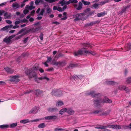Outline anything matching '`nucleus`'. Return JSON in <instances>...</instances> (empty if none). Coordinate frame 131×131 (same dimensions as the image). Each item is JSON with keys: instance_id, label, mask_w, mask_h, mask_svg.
Here are the masks:
<instances>
[{"instance_id": "nucleus-1", "label": "nucleus", "mask_w": 131, "mask_h": 131, "mask_svg": "<svg viewBox=\"0 0 131 131\" xmlns=\"http://www.w3.org/2000/svg\"><path fill=\"white\" fill-rule=\"evenodd\" d=\"M85 53L87 54H91L94 55H95V52L91 50H87L85 48H83L79 50L78 52H75L74 53V55L77 56L79 54H83Z\"/></svg>"}, {"instance_id": "nucleus-2", "label": "nucleus", "mask_w": 131, "mask_h": 131, "mask_svg": "<svg viewBox=\"0 0 131 131\" xmlns=\"http://www.w3.org/2000/svg\"><path fill=\"white\" fill-rule=\"evenodd\" d=\"M83 13H79L76 14H74L73 16L75 18L74 21H76L80 20H84L86 19L87 17H84Z\"/></svg>"}, {"instance_id": "nucleus-3", "label": "nucleus", "mask_w": 131, "mask_h": 131, "mask_svg": "<svg viewBox=\"0 0 131 131\" xmlns=\"http://www.w3.org/2000/svg\"><path fill=\"white\" fill-rule=\"evenodd\" d=\"M38 67H34L32 69H29V70H26L25 72V73L27 74L28 75L29 74H31L32 73H34V75H32V76L31 77H36V74L35 73V71L37 69Z\"/></svg>"}, {"instance_id": "nucleus-4", "label": "nucleus", "mask_w": 131, "mask_h": 131, "mask_svg": "<svg viewBox=\"0 0 131 131\" xmlns=\"http://www.w3.org/2000/svg\"><path fill=\"white\" fill-rule=\"evenodd\" d=\"M63 93H64V92L60 91L59 90H52L51 94L53 95L59 96L61 95L62 94H63Z\"/></svg>"}, {"instance_id": "nucleus-5", "label": "nucleus", "mask_w": 131, "mask_h": 131, "mask_svg": "<svg viewBox=\"0 0 131 131\" xmlns=\"http://www.w3.org/2000/svg\"><path fill=\"white\" fill-rule=\"evenodd\" d=\"M71 0H69L68 1H65L64 0H62L60 1L59 2V4H61V5L62 6H64V5H66L69 4L71 2Z\"/></svg>"}, {"instance_id": "nucleus-6", "label": "nucleus", "mask_w": 131, "mask_h": 131, "mask_svg": "<svg viewBox=\"0 0 131 131\" xmlns=\"http://www.w3.org/2000/svg\"><path fill=\"white\" fill-rule=\"evenodd\" d=\"M20 76L18 75H16L12 77L11 80L15 82H17L19 81Z\"/></svg>"}, {"instance_id": "nucleus-7", "label": "nucleus", "mask_w": 131, "mask_h": 131, "mask_svg": "<svg viewBox=\"0 0 131 131\" xmlns=\"http://www.w3.org/2000/svg\"><path fill=\"white\" fill-rule=\"evenodd\" d=\"M101 99L100 98L94 101V105L95 106H97L99 105L100 103H102Z\"/></svg>"}, {"instance_id": "nucleus-8", "label": "nucleus", "mask_w": 131, "mask_h": 131, "mask_svg": "<svg viewBox=\"0 0 131 131\" xmlns=\"http://www.w3.org/2000/svg\"><path fill=\"white\" fill-rule=\"evenodd\" d=\"M108 127L116 129H119L121 128V127L119 125H110L107 126Z\"/></svg>"}, {"instance_id": "nucleus-9", "label": "nucleus", "mask_w": 131, "mask_h": 131, "mask_svg": "<svg viewBox=\"0 0 131 131\" xmlns=\"http://www.w3.org/2000/svg\"><path fill=\"white\" fill-rule=\"evenodd\" d=\"M57 118V116L55 115H50L45 117H44L45 119L51 120L55 119Z\"/></svg>"}, {"instance_id": "nucleus-10", "label": "nucleus", "mask_w": 131, "mask_h": 131, "mask_svg": "<svg viewBox=\"0 0 131 131\" xmlns=\"http://www.w3.org/2000/svg\"><path fill=\"white\" fill-rule=\"evenodd\" d=\"M67 113L70 115H72L74 114V111L71 107H68L67 108Z\"/></svg>"}, {"instance_id": "nucleus-11", "label": "nucleus", "mask_w": 131, "mask_h": 131, "mask_svg": "<svg viewBox=\"0 0 131 131\" xmlns=\"http://www.w3.org/2000/svg\"><path fill=\"white\" fill-rule=\"evenodd\" d=\"M13 26L12 25H9L2 28L1 30L3 31L7 30L10 29Z\"/></svg>"}, {"instance_id": "nucleus-12", "label": "nucleus", "mask_w": 131, "mask_h": 131, "mask_svg": "<svg viewBox=\"0 0 131 131\" xmlns=\"http://www.w3.org/2000/svg\"><path fill=\"white\" fill-rule=\"evenodd\" d=\"M118 88L119 90H124L126 91L127 92H128L129 91V90L128 88L123 85H121L119 86L118 87Z\"/></svg>"}, {"instance_id": "nucleus-13", "label": "nucleus", "mask_w": 131, "mask_h": 131, "mask_svg": "<svg viewBox=\"0 0 131 131\" xmlns=\"http://www.w3.org/2000/svg\"><path fill=\"white\" fill-rule=\"evenodd\" d=\"M64 103L62 101H58L56 102V106L57 107H61L63 105Z\"/></svg>"}, {"instance_id": "nucleus-14", "label": "nucleus", "mask_w": 131, "mask_h": 131, "mask_svg": "<svg viewBox=\"0 0 131 131\" xmlns=\"http://www.w3.org/2000/svg\"><path fill=\"white\" fill-rule=\"evenodd\" d=\"M38 111V109L37 107H35L32 108L29 112V113L31 114L32 113H36Z\"/></svg>"}, {"instance_id": "nucleus-15", "label": "nucleus", "mask_w": 131, "mask_h": 131, "mask_svg": "<svg viewBox=\"0 0 131 131\" xmlns=\"http://www.w3.org/2000/svg\"><path fill=\"white\" fill-rule=\"evenodd\" d=\"M87 94L89 95H91L93 97H96L97 95V94H95V91L93 90L88 91Z\"/></svg>"}, {"instance_id": "nucleus-16", "label": "nucleus", "mask_w": 131, "mask_h": 131, "mask_svg": "<svg viewBox=\"0 0 131 131\" xmlns=\"http://www.w3.org/2000/svg\"><path fill=\"white\" fill-rule=\"evenodd\" d=\"M13 38L12 36H10L8 37H6L5 38L4 40V41L7 43H9L10 42V40Z\"/></svg>"}, {"instance_id": "nucleus-17", "label": "nucleus", "mask_w": 131, "mask_h": 131, "mask_svg": "<svg viewBox=\"0 0 131 131\" xmlns=\"http://www.w3.org/2000/svg\"><path fill=\"white\" fill-rule=\"evenodd\" d=\"M58 109L56 107H50L48 109V111L50 112H54L58 111Z\"/></svg>"}, {"instance_id": "nucleus-18", "label": "nucleus", "mask_w": 131, "mask_h": 131, "mask_svg": "<svg viewBox=\"0 0 131 131\" xmlns=\"http://www.w3.org/2000/svg\"><path fill=\"white\" fill-rule=\"evenodd\" d=\"M106 83L108 84L114 85L117 84V82H115L112 81H110L109 80H107L106 81Z\"/></svg>"}, {"instance_id": "nucleus-19", "label": "nucleus", "mask_w": 131, "mask_h": 131, "mask_svg": "<svg viewBox=\"0 0 131 131\" xmlns=\"http://www.w3.org/2000/svg\"><path fill=\"white\" fill-rule=\"evenodd\" d=\"M102 103H111L112 102V101L111 100L107 98H105L103 100H101Z\"/></svg>"}, {"instance_id": "nucleus-20", "label": "nucleus", "mask_w": 131, "mask_h": 131, "mask_svg": "<svg viewBox=\"0 0 131 131\" xmlns=\"http://www.w3.org/2000/svg\"><path fill=\"white\" fill-rule=\"evenodd\" d=\"M67 108H63L61 109L59 111V114L62 115L65 112H67Z\"/></svg>"}, {"instance_id": "nucleus-21", "label": "nucleus", "mask_w": 131, "mask_h": 131, "mask_svg": "<svg viewBox=\"0 0 131 131\" xmlns=\"http://www.w3.org/2000/svg\"><path fill=\"white\" fill-rule=\"evenodd\" d=\"M26 20L25 19H24L22 20H17L15 22V25H17L19 24L21 22H25L26 21Z\"/></svg>"}, {"instance_id": "nucleus-22", "label": "nucleus", "mask_w": 131, "mask_h": 131, "mask_svg": "<svg viewBox=\"0 0 131 131\" xmlns=\"http://www.w3.org/2000/svg\"><path fill=\"white\" fill-rule=\"evenodd\" d=\"M19 6V4L16 3H13L12 5V7L15 9L18 8Z\"/></svg>"}, {"instance_id": "nucleus-23", "label": "nucleus", "mask_w": 131, "mask_h": 131, "mask_svg": "<svg viewBox=\"0 0 131 131\" xmlns=\"http://www.w3.org/2000/svg\"><path fill=\"white\" fill-rule=\"evenodd\" d=\"M35 8V6H29L28 5H26L25 7V8L28 9V10H31Z\"/></svg>"}, {"instance_id": "nucleus-24", "label": "nucleus", "mask_w": 131, "mask_h": 131, "mask_svg": "<svg viewBox=\"0 0 131 131\" xmlns=\"http://www.w3.org/2000/svg\"><path fill=\"white\" fill-rule=\"evenodd\" d=\"M5 69L7 72L9 73H12L14 72L13 70L10 69L7 67L5 68Z\"/></svg>"}, {"instance_id": "nucleus-25", "label": "nucleus", "mask_w": 131, "mask_h": 131, "mask_svg": "<svg viewBox=\"0 0 131 131\" xmlns=\"http://www.w3.org/2000/svg\"><path fill=\"white\" fill-rule=\"evenodd\" d=\"M66 5H64L62 9L61 7H59L58 8L57 10L59 12H62V11H63L64 10H65L66 9Z\"/></svg>"}, {"instance_id": "nucleus-26", "label": "nucleus", "mask_w": 131, "mask_h": 131, "mask_svg": "<svg viewBox=\"0 0 131 131\" xmlns=\"http://www.w3.org/2000/svg\"><path fill=\"white\" fill-rule=\"evenodd\" d=\"M95 128L105 129L107 128V126H97L95 127Z\"/></svg>"}, {"instance_id": "nucleus-27", "label": "nucleus", "mask_w": 131, "mask_h": 131, "mask_svg": "<svg viewBox=\"0 0 131 131\" xmlns=\"http://www.w3.org/2000/svg\"><path fill=\"white\" fill-rule=\"evenodd\" d=\"M20 122L21 123L23 124H26L29 122V120L28 119H26L20 120Z\"/></svg>"}, {"instance_id": "nucleus-28", "label": "nucleus", "mask_w": 131, "mask_h": 131, "mask_svg": "<svg viewBox=\"0 0 131 131\" xmlns=\"http://www.w3.org/2000/svg\"><path fill=\"white\" fill-rule=\"evenodd\" d=\"M35 3L36 5H38L39 3H43V0H36Z\"/></svg>"}, {"instance_id": "nucleus-29", "label": "nucleus", "mask_w": 131, "mask_h": 131, "mask_svg": "<svg viewBox=\"0 0 131 131\" xmlns=\"http://www.w3.org/2000/svg\"><path fill=\"white\" fill-rule=\"evenodd\" d=\"M45 127V124L43 123L40 124L38 126V127L40 128H43Z\"/></svg>"}, {"instance_id": "nucleus-30", "label": "nucleus", "mask_w": 131, "mask_h": 131, "mask_svg": "<svg viewBox=\"0 0 131 131\" xmlns=\"http://www.w3.org/2000/svg\"><path fill=\"white\" fill-rule=\"evenodd\" d=\"M82 3L81 2H79V5H78V6L77 8L76 9L78 10H80L82 8Z\"/></svg>"}, {"instance_id": "nucleus-31", "label": "nucleus", "mask_w": 131, "mask_h": 131, "mask_svg": "<svg viewBox=\"0 0 131 131\" xmlns=\"http://www.w3.org/2000/svg\"><path fill=\"white\" fill-rule=\"evenodd\" d=\"M105 13L104 12H101L97 14V16L98 17H101L105 15Z\"/></svg>"}, {"instance_id": "nucleus-32", "label": "nucleus", "mask_w": 131, "mask_h": 131, "mask_svg": "<svg viewBox=\"0 0 131 131\" xmlns=\"http://www.w3.org/2000/svg\"><path fill=\"white\" fill-rule=\"evenodd\" d=\"M9 127V126L8 125H0V128H8Z\"/></svg>"}, {"instance_id": "nucleus-33", "label": "nucleus", "mask_w": 131, "mask_h": 131, "mask_svg": "<svg viewBox=\"0 0 131 131\" xmlns=\"http://www.w3.org/2000/svg\"><path fill=\"white\" fill-rule=\"evenodd\" d=\"M17 125V123H14L11 124L10 125V127L11 128H14V127L16 126Z\"/></svg>"}, {"instance_id": "nucleus-34", "label": "nucleus", "mask_w": 131, "mask_h": 131, "mask_svg": "<svg viewBox=\"0 0 131 131\" xmlns=\"http://www.w3.org/2000/svg\"><path fill=\"white\" fill-rule=\"evenodd\" d=\"M4 16L5 17V18H8L10 17V15L7 13H5L4 14Z\"/></svg>"}, {"instance_id": "nucleus-35", "label": "nucleus", "mask_w": 131, "mask_h": 131, "mask_svg": "<svg viewBox=\"0 0 131 131\" xmlns=\"http://www.w3.org/2000/svg\"><path fill=\"white\" fill-rule=\"evenodd\" d=\"M38 79L40 80H42V79H46L47 81H48L49 80V79L48 78L46 77H40L38 78Z\"/></svg>"}, {"instance_id": "nucleus-36", "label": "nucleus", "mask_w": 131, "mask_h": 131, "mask_svg": "<svg viewBox=\"0 0 131 131\" xmlns=\"http://www.w3.org/2000/svg\"><path fill=\"white\" fill-rule=\"evenodd\" d=\"M41 92V91L39 90H36L35 91V93L37 95H38Z\"/></svg>"}, {"instance_id": "nucleus-37", "label": "nucleus", "mask_w": 131, "mask_h": 131, "mask_svg": "<svg viewBox=\"0 0 131 131\" xmlns=\"http://www.w3.org/2000/svg\"><path fill=\"white\" fill-rule=\"evenodd\" d=\"M7 3V2H5L0 4V7H2L3 6H6Z\"/></svg>"}, {"instance_id": "nucleus-38", "label": "nucleus", "mask_w": 131, "mask_h": 131, "mask_svg": "<svg viewBox=\"0 0 131 131\" xmlns=\"http://www.w3.org/2000/svg\"><path fill=\"white\" fill-rule=\"evenodd\" d=\"M47 60L46 61V62H47L48 63H49V62H51L52 59L51 57H47Z\"/></svg>"}, {"instance_id": "nucleus-39", "label": "nucleus", "mask_w": 131, "mask_h": 131, "mask_svg": "<svg viewBox=\"0 0 131 131\" xmlns=\"http://www.w3.org/2000/svg\"><path fill=\"white\" fill-rule=\"evenodd\" d=\"M126 81L127 83H129L131 82V78H127Z\"/></svg>"}, {"instance_id": "nucleus-40", "label": "nucleus", "mask_w": 131, "mask_h": 131, "mask_svg": "<svg viewBox=\"0 0 131 131\" xmlns=\"http://www.w3.org/2000/svg\"><path fill=\"white\" fill-rule=\"evenodd\" d=\"M99 5L97 4H95L93 5V6L95 9L97 8L99 6Z\"/></svg>"}, {"instance_id": "nucleus-41", "label": "nucleus", "mask_w": 131, "mask_h": 131, "mask_svg": "<svg viewBox=\"0 0 131 131\" xmlns=\"http://www.w3.org/2000/svg\"><path fill=\"white\" fill-rule=\"evenodd\" d=\"M29 12L28 10V9H27L25 8V9L23 11V13L25 14H26L27 13H28Z\"/></svg>"}, {"instance_id": "nucleus-42", "label": "nucleus", "mask_w": 131, "mask_h": 131, "mask_svg": "<svg viewBox=\"0 0 131 131\" xmlns=\"http://www.w3.org/2000/svg\"><path fill=\"white\" fill-rule=\"evenodd\" d=\"M32 90H29L27 91L26 92H24V94H28L32 91Z\"/></svg>"}, {"instance_id": "nucleus-43", "label": "nucleus", "mask_w": 131, "mask_h": 131, "mask_svg": "<svg viewBox=\"0 0 131 131\" xmlns=\"http://www.w3.org/2000/svg\"><path fill=\"white\" fill-rule=\"evenodd\" d=\"M83 4L85 5H89L90 4V2H89L84 1Z\"/></svg>"}, {"instance_id": "nucleus-44", "label": "nucleus", "mask_w": 131, "mask_h": 131, "mask_svg": "<svg viewBox=\"0 0 131 131\" xmlns=\"http://www.w3.org/2000/svg\"><path fill=\"white\" fill-rule=\"evenodd\" d=\"M63 129L61 128H55L54 129V130L55 131H59V130H63Z\"/></svg>"}, {"instance_id": "nucleus-45", "label": "nucleus", "mask_w": 131, "mask_h": 131, "mask_svg": "<svg viewBox=\"0 0 131 131\" xmlns=\"http://www.w3.org/2000/svg\"><path fill=\"white\" fill-rule=\"evenodd\" d=\"M95 23L94 22H92L90 23H89L87 24L88 26H91L93 25L94 24H95Z\"/></svg>"}, {"instance_id": "nucleus-46", "label": "nucleus", "mask_w": 131, "mask_h": 131, "mask_svg": "<svg viewBox=\"0 0 131 131\" xmlns=\"http://www.w3.org/2000/svg\"><path fill=\"white\" fill-rule=\"evenodd\" d=\"M44 11H45L44 9H42L41 10V12H40V13L39 15H42L43 14L44 12Z\"/></svg>"}, {"instance_id": "nucleus-47", "label": "nucleus", "mask_w": 131, "mask_h": 131, "mask_svg": "<svg viewBox=\"0 0 131 131\" xmlns=\"http://www.w3.org/2000/svg\"><path fill=\"white\" fill-rule=\"evenodd\" d=\"M46 11L48 13H49L51 12V9L49 8H48L46 9Z\"/></svg>"}, {"instance_id": "nucleus-48", "label": "nucleus", "mask_w": 131, "mask_h": 131, "mask_svg": "<svg viewBox=\"0 0 131 131\" xmlns=\"http://www.w3.org/2000/svg\"><path fill=\"white\" fill-rule=\"evenodd\" d=\"M90 43H87L86 44H84V45H83V46L88 47H89L90 46Z\"/></svg>"}, {"instance_id": "nucleus-49", "label": "nucleus", "mask_w": 131, "mask_h": 131, "mask_svg": "<svg viewBox=\"0 0 131 131\" xmlns=\"http://www.w3.org/2000/svg\"><path fill=\"white\" fill-rule=\"evenodd\" d=\"M35 10H33L31 12L30 14V15L31 16H33L34 14H35Z\"/></svg>"}, {"instance_id": "nucleus-50", "label": "nucleus", "mask_w": 131, "mask_h": 131, "mask_svg": "<svg viewBox=\"0 0 131 131\" xmlns=\"http://www.w3.org/2000/svg\"><path fill=\"white\" fill-rule=\"evenodd\" d=\"M6 22L8 24H10L12 23V22L9 20H7L6 21Z\"/></svg>"}, {"instance_id": "nucleus-51", "label": "nucleus", "mask_w": 131, "mask_h": 131, "mask_svg": "<svg viewBox=\"0 0 131 131\" xmlns=\"http://www.w3.org/2000/svg\"><path fill=\"white\" fill-rule=\"evenodd\" d=\"M5 12L4 10H0V16H1Z\"/></svg>"}, {"instance_id": "nucleus-52", "label": "nucleus", "mask_w": 131, "mask_h": 131, "mask_svg": "<svg viewBox=\"0 0 131 131\" xmlns=\"http://www.w3.org/2000/svg\"><path fill=\"white\" fill-rule=\"evenodd\" d=\"M19 27V26L16 25V26H14L13 27H13L12 28H13V29H16V28H18V27Z\"/></svg>"}, {"instance_id": "nucleus-53", "label": "nucleus", "mask_w": 131, "mask_h": 131, "mask_svg": "<svg viewBox=\"0 0 131 131\" xmlns=\"http://www.w3.org/2000/svg\"><path fill=\"white\" fill-rule=\"evenodd\" d=\"M25 34H23L22 35H19L18 36L17 38L18 39H19L20 38L23 36Z\"/></svg>"}, {"instance_id": "nucleus-54", "label": "nucleus", "mask_w": 131, "mask_h": 131, "mask_svg": "<svg viewBox=\"0 0 131 131\" xmlns=\"http://www.w3.org/2000/svg\"><path fill=\"white\" fill-rule=\"evenodd\" d=\"M39 37L41 40H42L43 39V36L42 34H41L39 36Z\"/></svg>"}, {"instance_id": "nucleus-55", "label": "nucleus", "mask_w": 131, "mask_h": 131, "mask_svg": "<svg viewBox=\"0 0 131 131\" xmlns=\"http://www.w3.org/2000/svg\"><path fill=\"white\" fill-rule=\"evenodd\" d=\"M71 2L72 3H77L78 2V1L76 0H71Z\"/></svg>"}, {"instance_id": "nucleus-56", "label": "nucleus", "mask_w": 131, "mask_h": 131, "mask_svg": "<svg viewBox=\"0 0 131 131\" xmlns=\"http://www.w3.org/2000/svg\"><path fill=\"white\" fill-rule=\"evenodd\" d=\"M52 64L54 65H57L59 63L58 62H52Z\"/></svg>"}, {"instance_id": "nucleus-57", "label": "nucleus", "mask_w": 131, "mask_h": 131, "mask_svg": "<svg viewBox=\"0 0 131 131\" xmlns=\"http://www.w3.org/2000/svg\"><path fill=\"white\" fill-rule=\"evenodd\" d=\"M47 63V62H42V63H43L45 65V66L46 67H48V64H47V63Z\"/></svg>"}, {"instance_id": "nucleus-58", "label": "nucleus", "mask_w": 131, "mask_h": 131, "mask_svg": "<svg viewBox=\"0 0 131 131\" xmlns=\"http://www.w3.org/2000/svg\"><path fill=\"white\" fill-rule=\"evenodd\" d=\"M29 20L30 21L32 22L33 21L34 19L33 18L31 17L29 18Z\"/></svg>"}, {"instance_id": "nucleus-59", "label": "nucleus", "mask_w": 131, "mask_h": 131, "mask_svg": "<svg viewBox=\"0 0 131 131\" xmlns=\"http://www.w3.org/2000/svg\"><path fill=\"white\" fill-rule=\"evenodd\" d=\"M41 119H36L34 120L33 121V122H37V121H39L41 120Z\"/></svg>"}, {"instance_id": "nucleus-60", "label": "nucleus", "mask_w": 131, "mask_h": 131, "mask_svg": "<svg viewBox=\"0 0 131 131\" xmlns=\"http://www.w3.org/2000/svg\"><path fill=\"white\" fill-rule=\"evenodd\" d=\"M101 131H112L109 129H104V130H101Z\"/></svg>"}, {"instance_id": "nucleus-61", "label": "nucleus", "mask_w": 131, "mask_h": 131, "mask_svg": "<svg viewBox=\"0 0 131 131\" xmlns=\"http://www.w3.org/2000/svg\"><path fill=\"white\" fill-rule=\"evenodd\" d=\"M39 71L41 73H42L44 72V70L41 68L39 69Z\"/></svg>"}, {"instance_id": "nucleus-62", "label": "nucleus", "mask_w": 131, "mask_h": 131, "mask_svg": "<svg viewBox=\"0 0 131 131\" xmlns=\"http://www.w3.org/2000/svg\"><path fill=\"white\" fill-rule=\"evenodd\" d=\"M74 64H71L69 65V68H70L71 67H73L74 66Z\"/></svg>"}, {"instance_id": "nucleus-63", "label": "nucleus", "mask_w": 131, "mask_h": 131, "mask_svg": "<svg viewBox=\"0 0 131 131\" xmlns=\"http://www.w3.org/2000/svg\"><path fill=\"white\" fill-rule=\"evenodd\" d=\"M73 5H74V7L75 8H76V9H77V8L78 5L76 4H73Z\"/></svg>"}, {"instance_id": "nucleus-64", "label": "nucleus", "mask_w": 131, "mask_h": 131, "mask_svg": "<svg viewBox=\"0 0 131 131\" xmlns=\"http://www.w3.org/2000/svg\"><path fill=\"white\" fill-rule=\"evenodd\" d=\"M28 39V37H27V38H25L24 40V42H26V41Z\"/></svg>"}]
</instances>
